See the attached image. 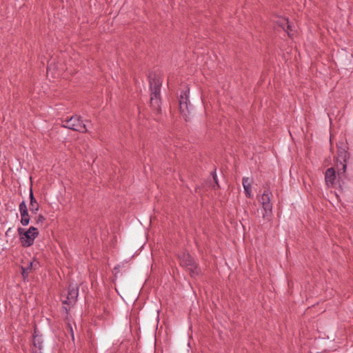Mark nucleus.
<instances>
[{"instance_id":"obj_1","label":"nucleus","mask_w":353,"mask_h":353,"mask_svg":"<svg viewBox=\"0 0 353 353\" xmlns=\"http://www.w3.org/2000/svg\"><path fill=\"white\" fill-rule=\"evenodd\" d=\"M151 88L150 103L152 106L159 110L160 108V88L162 84L161 79L157 76L150 78V80Z\"/></svg>"},{"instance_id":"obj_2","label":"nucleus","mask_w":353,"mask_h":353,"mask_svg":"<svg viewBox=\"0 0 353 353\" xmlns=\"http://www.w3.org/2000/svg\"><path fill=\"white\" fill-rule=\"evenodd\" d=\"M20 239L23 246L28 247L33 244L34 239L38 235V230L34 227H30L28 230L23 228H19Z\"/></svg>"},{"instance_id":"obj_3","label":"nucleus","mask_w":353,"mask_h":353,"mask_svg":"<svg viewBox=\"0 0 353 353\" xmlns=\"http://www.w3.org/2000/svg\"><path fill=\"white\" fill-rule=\"evenodd\" d=\"M272 194L268 190H265L259 201L263 208V217L264 219L270 220L272 216V205L270 202Z\"/></svg>"},{"instance_id":"obj_4","label":"nucleus","mask_w":353,"mask_h":353,"mask_svg":"<svg viewBox=\"0 0 353 353\" xmlns=\"http://www.w3.org/2000/svg\"><path fill=\"white\" fill-rule=\"evenodd\" d=\"M181 265L185 267L192 276L198 274L196 265L189 254L183 253L179 256Z\"/></svg>"},{"instance_id":"obj_5","label":"nucleus","mask_w":353,"mask_h":353,"mask_svg":"<svg viewBox=\"0 0 353 353\" xmlns=\"http://www.w3.org/2000/svg\"><path fill=\"white\" fill-rule=\"evenodd\" d=\"M65 123L64 126L65 128L79 131L81 132H85L87 131L86 126L84 123H83L82 121L80 119V117H72L70 119H66L65 120Z\"/></svg>"},{"instance_id":"obj_6","label":"nucleus","mask_w":353,"mask_h":353,"mask_svg":"<svg viewBox=\"0 0 353 353\" xmlns=\"http://www.w3.org/2000/svg\"><path fill=\"white\" fill-rule=\"evenodd\" d=\"M78 296V289L76 286H70L66 299L63 300V304L70 305L75 302Z\"/></svg>"},{"instance_id":"obj_7","label":"nucleus","mask_w":353,"mask_h":353,"mask_svg":"<svg viewBox=\"0 0 353 353\" xmlns=\"http://www.w3.org/2000/svg\"><path fill=\"white\" fill-rule=\"evenodd\" d=\"M336 173L333 168H328L325 174V181L327 187H334L335 185Z\"/></svg>"},{"instance_id":"obj_8","label":"nucleus","mask_w":353,"mask_h":353,"mask_svg":"<svg viewBox=\"0 0 353 353\" xmlns=\"http://www.w3.org/2000/svg\"><path fill=\"white\" fill-rule=\"evenodd\" d=\"M252 180L250 179V178L244 177L243 179V186L244 192H245L246 196L249 197V198L252 196Z\"/></svg>"},{"instance_id":"obj_9","label":"nucleus","mask_w":353,"mask_h":353,"mask_svg":"<svg viewBox=\"0 0 353 353\" xmlns=\"http://www.w3.org/2000/svg\"><path fill=\"white\" fill-rule=\"evenodd\" d=\"M30 207H29L30 211L32 213L36 214L39 209V205L38 202L37 201L36 199L34 197L32 190H30Z\"/></svg>"},{"instance_id":"obj_10","label":"nucleus","mask_w":353,"mask_h":353,"mask_svg":"<svg viewBox=\"0 0 353 353\" xmlns=\"http://www.w3.org/2000/svg\"><path fill=\"white\" fill-rule=\"evenodd\" d=\"M276 23L279 26H281L285 31L288 32L290 37L292 36L290 26L289 25L288 20L286 18H279Z\"/></svg>"},{"instance_id":"obj_11","label":"nucleus","mask_w":353,"mask_h":353,"mask_svg":"<svg viewBox=\"0 0 353 353\" xmlns=\"http://www.w3.org/2000/svg\"><path fill=\"white\" fill-rule=\"evenodd\" d=\"M38 267H39V261H37V260H34L32 262H30V265L28 267H26V268L23 267L22 270H23V276H25V274L26 273V272L28 270L37 269Z\"/></svg>"},{"instance_id":"obj_12","label":"nucleus","mask_w":353,"mask_h":353,"mask_svg":"<svg viewBox=\"0 0 353 353\" xmlns=\"http://www.w3.org/2000/svg\"><path fill=\"white\" fill-rule=\"evenodd\" d=\"M19 212H20V214H28V209H27V205L25 203V201H22L20 204H19Z\"/></svg>"},{"instance_id":"obj_13","label":"nucleus","mask_w":353,"mask_h":353,"mask_svg":"<svg viewBox=\"0 0 353 353\" xmlns=\"http://www.w3.org/2000/svg\"><path fill=\"white\" fill-rule=\"evenodd\" d=\"M21 224L23 225H28L29 221H30L28 213L25 214H21Z\"/></svg>"},{"instance_id":"obj_14","label":"nucleus","mask_w":353,"mask_h":353,"mask_svg":"<svg viewBox=\"0 0 353 353\" xmlns=\"http://www.w3.org/2000/svg\"><path fill=\"white\" fill-rule=\"evenodd\" d=\"M183 100V98L182 97V99L179 102V108L181 112H183L184 109L188 108L186 99H185L184 101Z\"/></svg>"},{"instance_id":"obj_15","label":"nucleus","mask_w":353,"mask_h":353,"mask_svg":"<svg viewBox=\"0 0 353 353\" xmlns=\"http://www.w3.org/2000/svg\"><path fill=\"white\" fill-rule=\"evenodd\" d=\"M339 157L341 158L344 161H345L347 158V152L345 149H339Z\"/></svg>"},{"instance_id":"obj_16","label":"nucleus","mask_w":353,"mask_h":353,"mask_svg":"<svg viewBox=\"0 0 353 353\" xmlns=\"http://www.w3.org/2000/svg\"><path fill=\"white\" fill-rule=\"evenodd\" d=\"M341 165H342V168L339 170V173H338L339 175H340L342 173H344L346 170V165L343 164V163H341Z\"/></svg>"},{"instance_id":"obj_17","label":"nucleus","mask_w":353,"mask_h":353,"mask_svg":"<svg viewBox=\"0 0 353 353\" xmlns=\"http://www.w3.org/2000/svg\"><path fill=\"white\" fill-rule=\"evenodd\" d=\"M44 220V217L42 215H39L37 217V223L39 222H43Z\"/></svg>"}]
</instances>
